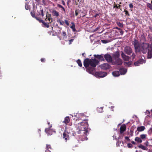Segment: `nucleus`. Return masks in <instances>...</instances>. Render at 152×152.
<instances>
[{
	"label": "nucleus",
	"instance_id": "51",
	"mask_svg": "<svg viewBox=\"0 0 152 152\" xmlns=\"http://www.w3.org/2000/svg\"><path fill=\"white\" fill-rule=\"evenodd\" d=\"M102 42L104 43H107V42H106V41L105 40H101Z\"/></svg>",
	"mask_w": 152,
	"mask_h": 152
},
{
	"label": "nucleus",
	"instance_id": "4",
	"mask_svg": "<svg viewBox=\"0 0 152 152\" xmlns=\"http://www.w3.org/2000/svg\"><path fill=\"white\" fill-rule=\"evenodd\" d=\"M107 74V73L106 72H96L94 75L97 78L103 77L106 76Z\"/></svg>",
	"mask_w": 152,
	"mask_h": 152
},
{
	"label": "nucleus",
	"instance_id": "14",
	"mask_svg": "<svg viewBox=\"0 0 152 152\" xmlns=\"http://www.w3.org/2000/svg\"><path fill=\"white\" fill-rule=\"evenodd\" d=\"M126 127L125 124H123L121 125L120 128V132L121 134H122L126 130Z\"/></svg>",
	"mask_w": 152,
	"mask_h": 152
},
{
	"label": "nucleus",
	"instance_id": "1",
	"mask_svg": "<svg viewBox=\"0 0 152 152\" xmlns=\"http://www.w3.org/2000/svg\"><path fill=\"white\" fill-rule=\"evenodd\" d=\"M132 43L134 46L135 52L136 53H148L150 45L149 43L144 42L140 43L138 40L134 38Z\"/></svg>",
	"mask_w": 152,
	"mask_h": 152
},
{
	"label": "nucleus",
	"instance_id": "24",
	"mask_svg": "<svg viewBox=\"0 0 152 152\" xmlns=\"http://www.w3.org/2000/svg\"><path fill=\"white\" fill-rule=\"evenodd\" d=\"M42 23L43 25H42V26L44 27H47V28H49V24L45 22L44 20H43V21H42Z\"/></svg>",
	"mask_w": 152,
	"mask_h": 152
},
{
	"label": "nucleus",
	"instance_id": "47",
	"mask_svg": "<svg viewBox=\"0 0 152 152\" xmlns=\"http://www.w3.org/2000/svg\"><path fill=\"white\" fill-rule=\"evenodd\" d=\"M41 15L42 17L44 16V13H43V10L42 9L41 10Z\"/></svg>",
	"mask_w": 152,
	"mask_h": 152
},
{
	"label": "nucleus",
	"instance_id": "16",
	"mask_svg": "<svg viewBox=\"0 0 152 152\" xmlns=\"http://www.w3.org/2000/svg\"><path fill=\"white\" fill-rule=\"evenodd\" d=\"M45 152H51L52 148L50 145L47 144Z\"/></svg>",
	"mask_w": 152,
	"mask_h": 152
},
{
	"label": "nucleus",
	"instance_id": "39",
	"mask_svg": "<svg viewBox=\"0 0 152 152\" xmlns=\"http://www.w3.org/2000/svg\"><path fill=\"white\" fill-rule=\"evenodd\" d=\"M124 12H125V14L126 15H128V16L129 15V12L127 10H125L124 11Z\"/></svg>",
	"mask_w": 152,
	"mask_h": 152
},
{
	"label": "nucleus",
	"instance_id": "56",
	"mask_svg": "<svg viewBox=\"0 0 152 152\" xmlns=\"http://www.w3.org/2000/svg\"><path fill=\"white\" fill-rule=\"evenodd\" d=\"M131 143L132 144H134V145H135V142L134 141H132Z\"/></svg>",
	"mask_w": 152,
	"mask_h": 152
},
{
	"label": "nucleus",
	"instance_id": "37",
	"mask_svg": "<svg viewBox=\"0 0 152 152\" xmlns=\"http://www.w3.org/2000/svg\"><path fill=\"white\" fill-rule=\"evenodd\" d=\"M31 14L33 18H35L36 17L35 16V14L34 13H33L32 12H31Z\"/></svg>",
	"mask_w": 152,
	"mask_h": 152
},
{
	"label": "nucleus",
	"instance_id": "8",
	"mask_svg": "<svg viewBox=\"0 0 152 152\" xmlns=\"http://www.w3.org/2000/svg\"><path fill=\"white\" fill-rule=\"evenodd\" d=\"M104 57L106 60L108 62L112 61V58L111 56L108 53H107L104 55Z\"/></svg>",
	"mask_w": 152,
	"mask_h": 152
},
{
	"label": "nucleus",
	"instance_id": "59",
	"mask_svg": "<svg viewBox=\"0 0 152 152\" xmlns=\"http://www.w3.org/2000/svg\"><path fill=\"white\" fill-rule=\"evenodd\" d=\"M85 55H86V54H85V53H82V55L83 56H84V57H85Z\"/></svg>",
	"mask_w": 152,
	"mask_h": 152
},
{
	"label": "nucleus",
	"instance_id": "48",
	"mask_svg": "<svg viewBox=\"0 0 152 152\" xmlns=\"http://www.w3.org/2000/svg\"><path fill=\"white\" fill-rule=\"evenodd\" d=\"M145 113V115H147L148 114H149L150 113V112L149 110H147Z\"/></svg>",
	"mask_w": 152,
	"mask_h": 152
},
{
	"label": "nucleus",
	"instance_id": "55",
	"mask_svg": "<svg viewBox=\"0 0 152 152\" xmlns=\"http://www.w3.org/2000/svg\"><path fill=\"white\" fill-rule=\"evenodd\" d=\"M125 139L126 140H129V137H125Z\"/></svg>",
	"mask_w": 152,
	"mask_h": 152
},
{
	"label": "nucleus",
	"instance_id": "9",
	"mask_svg": "<svg viewBox=\"0 0 152 152\" xmlns=\"http://www.w3.org/2000/svg\"><path fill=\"white\" fill-rule=\"evenodd\" d=\"M147 54V57L148 58H152V43L150 44Z\"/></svg>",
	"mask_w": 152,
	"mask_h": 152
},
{
	"label": "nucleus",
	"instance_id": "6",
	"mask_svg": "<svg viewBox=\"0 0 152 152\" xmlns=\"http://www.w3.org/2000/svg\"><path fill=\"white\" fill-rule=\"evenodd\" d=\"M125 52L129 55H131L132 52V50L131 48L129 46H126L124 48V50Z\"/></svg>",
	"mask_w": 152,
	"mask_h": 152
},
{
	"label": "nucleus",
	"instance_id": "21",
	"mask_svg": "<svg viewBox=\"0 0 152 152\" xmlns=\"http://www.w3.org/2000/svg\"><path fill=\"white\" fill-rule=\"evenodd\" d=\"M112 75L114 77H118L120 75V73L118 71H115L112 72Z\"/></svg>",
	"mask_w": 152,
	"mask_h": 152
},
{
	"label": "nucleus",
	"instance_id": "34",
	"mask_svg": "<svg viewBox=\"0 0 152 152\" xmlns=\"http://www.w3.org/2000/svg\"><path fill=\"white\" fill-rule=\"evenodd\" d=\"M118 26L122 28L123 27V24L122 23L120 22H118L117 23Z\"/></svg>",
	"mask_w": 152,
	"mask_h": 152
},
{
	"label": "nucleus",
	"instance_id": "61",
	"mask_svg": "<svg viewBox=\"0 0 152 152\" xmlns=\"http://www.w3.org/2000/svg\"><path fill=\"white\" fill-rule=\"evenodd\" d=\"M120 32L121 34H122L123 33V31H120Z\"/></svg>",
	"mask_w": 152,
	"mask_h": 152
},
{
	"label": "nucleus",
	"instance_id": "42",
	"mask_svg": "<svg viewBox=\"0 0 152 152\" xmlns=\"http://www.w3.org/2000/svg\"><path fill=\"white\" fill-rule=\"evenodd\" d=\"M62 35L64 37L66 36V33L65 31H62Z\"/></svg>",
	"mask_w": 152,
	"mask_h": 152
},
{
	"label": "nucleus",
	"instance_id": "26",
	"mask_svg": "<svg viewBox=\"0 0 152 152\" xmlns=\"http://www.w3.org/2000/svg\"><path fill=\"white\" fill-rule=\"evenodd\" d=\"M63 138H64L65 140L66 141L67 140L69 139V136L68 135L66 134L65 133H63Z\"/></svg>",
	"mask_w": 152,
	"mask_h": 152
},
{
	"label": "nucleus",
	"instance_id": "54",
	"mask_svg": "<svg viewBox=\"0 0 152 152\" xmlns=\"http://www.w3.org/2000/svg\"><path fill=\"white\" fill-rule=\"evenodd\" d=\"M61 2H62V4L63 5H65V2L64 1L62 0L61 1Z\"/></svg>",
	"mask_w": 152,
	"mask_h": 152
},
{
	"label": "nucleus",
	"instance_id": "12",
	"mask_svg": "<svg viewBox=\"0 0 152 152\" xmlns=\"http://www.w3.org/2000/svg\"><path fill=\"white\" fill-rule=\"evenodd\" d=\"M121 55L122 57L124 60L126 61H128L129 60V57L126 56L123 52H122Z\"/></svg>",
	"mask_w": 152,
	"mask_h": 152
},
{
	"label": "nucleus",
	"instance_id": "17",
	"mask_svg": "<svg viewBox=\"0 0 152 152\" xmlns=\"http://www.w3.org/2000/svg\"><path fill=\"white\" fill-rule=\"evenodd\" d=\"M120 56L119 53V52H116L114 53L113 55V57L115 59L119 58Z\"/></svg>",
	"mask_w": 152,
	"mask_h": 152
},
{
	"label": "nucleus",
	"instance_id": "58",
	"mask_svg": "<svg viewBox=\"0 0 152 152\" xmlns=\"http://www.w3.org/2000/svg\"><path fill=\"white\" fill-rule=\"evenodd\" d=\"M98 15H99V14H96V15H95L94 17H96Z\"/></svg>",
	"mask_w": 152,
	"mask_h": 152
},
{
	"label": "nucleus",
	"instance_id": "13",
	"mask_svg": "<svg viewBox=\"0 0 152 152\" xmlns=\"http://www.w3.org/2000/svg\"><path fill=\"white\" fill-rule=\"evenodd\" d=\"M119 72L121 75H125L127 71V69L124 68H121L119 70Z\"/></svg>",
	"mask_w": 152,
	"mask_h": 152
},
{
	"label": "nucleus",
	"instance_id": "2",
	"mask_svg": "<svg viewBox=\"0 0 152 152\" xmlns=\"http://www.w3.org/2000/svg\"><path fill=\"white\" fill-rule=\"evenodd\" d=\"M99 62V61L95 58L89 59L87 58L84 60L83 64L86 68L87 72L90 74L94 75L95 67Z\"/></svg>",
	"mask_w": 152,
	"mask_h": 152
},
{
	"label": "nucleus",
	"instance_id": "11",
	"mask_svg": "<svg viewBox=\"0 0 152 152\" xmlns=\"http://www.w3.org/2000/svg\"><path fill=\"white\" fill-rule=\"evenodd\" d=\"M94 56L95 58L98 59L100 61H103L104 60L102 55H94Z\"/></svg>",
	"mask_w": 152,
	"mask_h": 152
},
{
	"label": "nucleus",
	"instance_id": "53",
	"mask_svg": "<svg viewBox=\"0 0 152 152\" xmlns=\"http://www.w3.org/2000/svg\"><path fill=\"white\" fill-rule=\"evenodd\" d=\"M149 28L151 32H152V27L150 26L149 27Z\"/></svg>",
	"mask_w": 152,
	"mask_h": 152
},
{
	"label": "nucleus",
	"instance_id": "46",
	"mask_svg": "<svg viewBox=\"0 0 152 152\" xmlns=\"http://www.w3.org/2000/svg\"><path fill=\"white\" fill-rule=\"evenodd\" d=\"M121 143V142L118 141L116 144V145L118 146Z\"/></svg>",
	"mask_w": 152,
	"mask_h": 152
},
{
	"label": "nucleus",
	"instance_id": "25",
	"mask_svg": "<svg viewBox=\"0 0 152 152\" xmlns=\"http://www.w3.org/2000/svg\"><path fill=\"white\" fill-rule=\"evenodd\" d=\"M138 147L139 148H141V149L145 150H148V148L147 147L142 145H140L138 146Z\"/></svg>",
	"mask_w": 152,
	"mask_h": 152
},
{
	"label": "nucleus",
	"instance_id": "15",
	"mask_svg": "<svg viewBox=\"0 0 152 152\" xmlns=\"http://www.w3.org/2000/svg\"><path fill=\"white\" fill-rule=\"evenodd\" d=\"M115 64L116 65H121L122 64V60L120 58H118L116 59L115 62Z\"/></svg>",
	"mask_w": 152,
	"mask_h": 152
},
{
	"label": "nucleus",
	"instance_id": "45",
	"mask_svg": "<svg viewBox=\"0 0 152 152\" xmlns=\"http://www.w3.org/2000/svg\"><path fill=\"white\" fill-rule=\"evenodd\" d=\"M59 23L60 25H63V24L64 23V22L63 21H61L59 20Z\"/></svg>",
	"mask_w": 152,
	"mask_h": 152
},
{
	"label": "nucleus",
	"instance_id": "49",
	"mask_svg": "<svg viewBox=\"0 0 152 152\" xmlns=\"http://www.w3.org/2000/svg\"><path fill=\"white\" fill-rule=\"evenodd\" d=\"M129 7L130 8H132L133 7V5L132 4H130L129 5Z\"/></svg>",
	"mask_w": 152,
	"mask_h": 152
},
{
	"label": "nucleus",
	"instance_id": "23",
	"mask_svg": "<svg viewBox=\"0 0 152 152\" xmlns=\"http://www.w3.org/2000/svg\"><path fill=\"white\" fill-rule=\"evenodd\" d=\"M47 19L49 21V22L50 23H52L53 21V19L50 17V16L48 17L47 15L46 16L45 20H46Z\"/></svg>",
	"mask_w": 152,
	"mask_h": 152
},
{
	"label": "nucleus",
	"instance_id": "31",
	"mask_svg": "<svg viewBox=\"0 0 152 152\" xmlns=\"http://www.w3.org/2000/svg\"><path fill=\"white\" fill-rule=\"evenodd\" d=\"M124 64L126 66H129L131 64V63L130 62H124Z\"/></svg>",
	"mask_w": 152,
	"mask_h": 152
},
{
	"label": "nucleus",
	"instance_id": "5",
	"mask_svg": "<svg viewBox=\"0 0 152 152\" xmlns=\"http://www.w3.org/2000/svg\"><path fill=\"white\" fill-rule=\"evenodd\" d=\"M52 127L51 125H50L49 127L48 128H46L45 129V131L46 133L49 135H51L53 134V133H55L56 131L50 129L51 127Z\"/></svg>",
	"mask_w": 152,
	"mask_h": 152
},
{
	"label": "nucleus",
	"instance_id": "38",
	"mask_svg": "<svg viewBox=\"0 0 152 152\" xmlns=\"http://www.w3.org/2000/svg\"><path fill=\"white\" fill-rule=\"evenodd\" d=\"M127 146L129 148H131L132 146V145L131 143H129L127 144Z\"/></svg>",
	"mask_w": 152,
	"mask_h": 152
},
{
	"label": "nucleus",
	"instance_id": "27",
	"mask_svg": "<svg viewBox=\"0 0 152 152\" xmlns=\"http://www.w3.org/2000/svg\"><path fill=\"white\" fill-rule=\"evenodd\" d=\"M146 135L145 134H142L140 135V137L141 138V139L143 140H144L146 138Z\"/></svg>",
	"mask_w": 152,
	"mask_h": 152
},
{
	"label": "nucleus",
	"instance_id": "10",
	"mask_svg": "<svg viewBox=\"0 0 152 152\" xmlns=\"http://www.w3.org/2000/svg\"><path fill=\"white\" fill-rule=\"evenodd\" d=\"M145 62V60L140 59L134 62V65L135 66H140L141 64H142Z\"/></svg>",
	"mask_w": 152,
	"mask_h": 152
},
{
	"label": "nucleus",
	"instance_id": "19",
	"mask_svg": "<svg viewBox=\"0 0 152 152\" xmlns=\"http://www.w3.org/2000/svg\"><path fill=\"white\" fill-rule=\"evenodd\" d=\"M145 129V127L144 126H141L138 127L137 128V130L139 132H142Z\"/></svg>",
	"mask_w": 152,
	"mask_h": 152
},
{
	"label": "nucleus",
	"instance_id": "41",
	"mask_svg": "<svg viewBox=\"0 0 152 152\" xmlns=\"http://www.w3.org/2000/svg\"><path fill=\"white\" fill-rule=\"evenodd\" d=\"M75 15L76 16H77L78 14V13H79L78 10H75Z\"/></svg>",
	"mask_w": 152,
	"mask_h": 152
},
{
	"label": "nucleus",
	"instance_id": "35",
	"mask_svg": "<svg viewBox=\"0 0 152 152\" xmlns=\"http://www.w3.org/2000/svg\"><path fill=\"white\" fill-rule=\"evenodd\" d=\"M35 18H36L38 21L40 23H42V21H43V20L41 19H40L39 18H38L37 17H36Z\"/></svg>",
	"mask_w": 152,
	"mask_h": 152
},
{
	"label": "nucleus",
	"instance_id": "36",
	"mask_svg": "<svg viewBox=\"0 0 152 152\" xmlns=\"http://www.w3.org/2000/svg\"><path fill=\"white\" fill-rule=\"evenodd\" d=\"M100 26H98L96 28L94 31V32H95L98 30L100 28Z\"/></svg>",
	"mask_w": 152,
	"mask_h": 152
},
{
	"label": "nucleus",
	"instance_id": "63",
	"mask_svg": "<svg viewBox=\"0 0 152 152\" xmlns=\"http://www.w3.org/2000/svg\"><path fill=\"white\" fill-rule=\"evenodd\" d=\"M76 36H74V37H73V38H74V39H75V38H76Z\"/></svg>",
	"mask_w": 152,
	"mask_h": 152
},
{
	"label": "nucleus",
	"instance_id": "52",
	"mask_svg": "<svg viewBox=\"0 0 152 152\" xmlns=\"http://www.w3.org/2000/svg\"><path fill=\"white\" fill-rule=\"evenodd\" d=\"M45 58H41V61L42 62H45L44 61H45Z\"/></svg>",
	"mask_w": 152,
	"mask_h": 152
},
{
	"label": "nucleus",
	"instance_id": "43",
	"mask_svg": "<svg viewBox=\"0 0 152 152\" xmlns=\"http://www.w3.org/2000/svg\"><path fill=\"white\" fill-rule=\"evenodd\" d=\"M120 7H121V5H118V6H117V5H115V6H114L113 7V8H119Z\"/></svg>",
	"mask_w": 152,
	"mask_h": 152
},
{
	"label": "nucleus",
	"instance_id": "3",
	"mask_svg": "<svg viewBox=\"0 0 152 152\" xmlns=\"http://www.w3.org/2000/svg\"><path fill=\"white\" fill-rule=\"evenodd\" d=\"M88 125V124L87 122L85 123L83 122L79 123L78 124V129L79 130L77 132L78 133V134H81L82 132H83V133L86 135L88 134V130L86 128Z\"/></svg>",
	"mask_w": 152,
	"mask_h": 152
},
{
	"label": "nucleus",
	"instance_id": "22",
	"mask_svg": "<svg viewBox=\"0 0 152 152\" xmlns=\"http://www.w3.org/2000/svg\"><path fill=\"white\" fill-rule=\"evenodd\" d=\"M135 140L137 142L141 143L142 140L141 139L140 137H136L135 139Z\"/></svg>",
	"mask_w": 152,
	"mask_h": 152
},
{
	"label": "nucleus",
	"instance_id": "50",
	"mask_svg": "<svg viewBox=\"0 0 152 152\" xmlns=\"http://www.w3.org/2000/svg\"><path fill=\"white\" fill-rule=\"evenodd\" d=\"M132 57L133 59L135 57V55L134 53H133L132 56Z\"/></svg>",
	"mask_w": 152,
	"mask_h": 152
},
{
	"label": "nucleus",
	"instance_id": "62",
	"mask_svg": "<svg viewBox=\"0 0 152 152\" xmlns=\"http://www.w3.org/2000/svg\"><path fill=\"white\" fill-rule=\"evenodd\" d=\"M25 8H26V10H28V7H26V6H25Z\"/></svg>",
	"mask_w": 152,
	"mask_h": 152
},
{
	"label": "nucleus",
	"instance_id": "64",
	"mask_svg": "<svg viewBox=\"0 0 152 152\" xmlns=\"http://www.w3.org/2000/svg\"><path fill=\"white\" fill-rule=\"evenodd\" d=\"M37 2H39V0H35Z\"/></svg>",
	"mask_w": 152,
	"mask_h": 152
},
{
	"label": "nucleus",
	"instance_id": "28",
	"mask_svg": "<svg viewBox=\"0 0 152 152\" xmlns=\"http://www.w3.org/2000/svg\"><path fill=\"white\" fill-rule=\"evenodd\" d=\"M103 107H101L100 108H97V110L99 113H102L103 112Z\"/></svg>",
	"mask_w": 152,
	"mask_h": 152
},
{
	"label": "nucleus",
	"instance_id": "33",
	"mask_svg": "<svg viewBox=\"0 0 152 152\" xmlns=\"http://www.w3.org/2000/svg\"><path fill=\"white\" fill-rule=\"evenodd\" d=\"M70 28L72 29L73 31H75L76 29L75 28V25L74 24L72 26H71Z\"/></svg>",
	"mask_w": 152,
	"mask_h": 152
},
{
	"label": "nucleus",
	"instance_id": "29",
	"mask_svg": "<svg viewBox=\"0 0 152 152\" xmlns=\"http://www.w3.org/2000/svg\"><path fill=\"white\" fill-rule=\"evenodd\" d=\"M147 6L152 10V4H151L148 3L147 4Z\"/></svg>",
	"mask_w": 152,
	"mask_h": 152
},
{
	"label": "nucleus",
	"instance_id": "57",
	"mask_svg": "<svg viewBox=\"0 0 152 152\" xmlns=\"http://www.w3.org/2000/svg\"><path fill=\"white\" fill-rule=\"evenodd\" d=\"M116 29H118V30H120V31H121V28H118V27H116Z\"/></svg>",
	"mask_w": 152,
	"mask_h": 152
},
{
	"label": "nucleus",
	"instance_id": "32",
	"mask_svg": "<svg viewBox=\"0 0 152 152\" xmlns=\"http://www.w3.org/2000/svg\"><path fill=\"white\" fill-rule=\"evenodd\" d=\"M58 7L61 8L64 11V12H65V9L61 5H60V4H58L57 5Z\"/></svg>",
	"mask_w": 152,
	"mask_h": 152
},
{
	"label": "nucleus",
	"instance_id": "44",
	"mask_svg": "<svg viewBox=\"0 0 152 152\" xmlns=\"http://www.w3.org/2000/svg\"><path fill=\"white\" fill-rule=\"evenodd\" d=\"M74 40V39H70L69 40V45L71 44H72V42H73Z\"/></svg>",
	"mask_w": 152,
	"mask_h": 152
},
{
	"label": "nucleus",
	"instance_id": "20",
	"mask_svg": "<svg viewBox=\"0 0 152 152\" xmlns=\"http://www.w3.org/2000/svg\"><path fill=\"white\" fill-rule=\"evenodd\" d=\"M70 121L69 117V116L66 117L64 119V121H63V123H64L66 124L69 123Z\"/></svg>",
	"mask_w": 152,
	"mask_h": 152
},
{
	"label": "nucleus",
	"instance_id": "40",
	"mask_svg": "<svg viewBox=\"0 0 152 152\" xmlns=\"http://www.w3.org/2000/svg\"><path fill=\"white\" fill-rule=\"evenodd\" d=\"M64 21H65V23L66 24L67 26H68L69 25V23L68 21L66 20H65Z\"/></svg>",
	"mask_w": 152,
	"mask_h": 152
},
{
	"label": "nucleus",
	"instance_id": "18",
	"mask_svg": "<svg viewBox=\"0 0 152 152\" xmlns=\"http://www.w3.org/2000/svg\"><path fill=\"white\" fill-rule=\"evenodd\" d=\"M52 13L53 15L54 16L57 17L59 16V14L58 12L55 10H53L52 11Z\"/></svg>",
	"mask_w": 152,
	"mask_h": 152
},
{
	"label": "nucleus",
	"instance_id": "7",
	"mask_svg": "<svg viewBox=\"0 0 152 152\" xmlns=\"http://www.w3.org/2000/svg\"><path fill=\"white\" fill-rule=\"evenodd\" d=\"M100 67L103 69L106 70L109 69L110 67V66L108 63H104L101 64L100 66Z\"/></svg>",
	"mask_w": 152,
	"mask_h": 152
},
{
	"label": "nucleus",
	"instance_id": "60",
	"mask_svg": "<svg viewBox=\"0 0 152 152\" xmlns=\"http://www.w3.org/2000/svg\"><path fill=\"white\" fill-rule=\"evenodd\" d=\"M149 131L152 133V128H151L149 130Z\"/></svg>",
	"mask_w": 152,
	"mask_h": 152
},
{
	"label": "nucleus",
	"instance_id": "30",
	"mask_svg": "<svg viewBox=\"0 0 152 152\" xmlns=\"http://www.w3.org/2000/svg\"><path fill=\"white\" fill-rule=\"evenodd\" d=\"M77 63L80 66V67L82 66V63H81V62L80 60L79 59H78L77 61Z\"/></svg>",
	"mask_w": 152,
	"mask_h": 152
}]
</instances>
